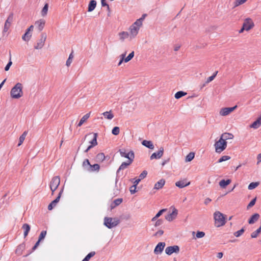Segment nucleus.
Returning <instances> with one entry per match:
<instances>
[{
	"label": "nucleus",
	"instance_id": "obj_59",
	"mask_svg": "<svg viewBox=\"0 0 261 261\" xmlns=\"http://www.w3.org/2000/svg\"><path fill=\"white\" fill-rule=\"evenodd\" d=\"M164 233V231L162 230H160L159 231H158L156 233H155V236H162Z\"/></svg>",
	"mask_w": 261,
	"mask_h": 261
},
{
	"label": "nucleus",
	"instance_id": "obj_24",
	"mask_svg": "<svg viewBox=\"0 0 261 261\" xmlns=\"http://www.w3.org/2000/svg\"><path fill=\"white\" fill-rule=\"evenodd\" d=\"M259 218V215L257 213L253 214L248 220V223L252 224L257 221Z\"/></svg>",
	"mask_w": 261,
	"mask_h": 261
},
{
	"label": "nucleus",
	"instance_id": "obj_10",
	"mask_svg": "<svg viewBox=\"0 0 261 261\" xmlns=\"http://www.w3.org/2000/svg\"><path fill=\"white\" fill-rule=\"evenodd\" d=\"M46 39V35L42 34L41 38L38 41L36 45L34 46V48L36 49L42 48L44 45Z\"/></svg>",
	"mask_w": 261,
	"mask_h": 261
},
{
	"label": "nucleus",
	"instance_id": "obj_1",
	"mask_svg": "<svg viewBox=\"0 0 261 261\" xmlns=\"http://www.w3.org/2000/svg\"><path fill=\"white\" fill-rule=\"evenodd\" d=\"M143 18H140L137 19L129 28V40L135 38L138 34L139 29L142 25Z\"/></svg>",
	"mask_w": 261,
	"mask_h": 261
},
{
	"label": "nucleus",
	"instance_id": "obj_35",
	"mask_svg": "<svg viewBox=\"0 0 261 261\" xmlns=\"http://www.w3.org/2000/svg\"><path fill=\"white\" fill-rule=\"evenodd\" d=\"M105 159V155L103 153H99L96 156L97 162H102Z\"/></svg>",
	"mask_w": 261,
	"mask_h": 261
},
{
	"label": "nucleus",
	"instance_id": "obj_53",
	"mask_svg": "<svg viewBox=\"0 0 261 261\" xmlns=\"http://www.w3.org/2000/svg\"><path fill=\"white\" fill-rule=\"evenodd\" d=\"M256 200V198H254L253 199H252L247 205V209L249 210L250 208L252 207L255 204Z\"/></svg>",
	"mask_w": 261,
	"mask_h": 261
},
{
	"label": "nucleus",
	"instance_id": "obj_19",
	"mask_svg": "<svg viewBox=\"0 0 261 261\" xmlns=\"http://www.w3.org/2000/svg\"><path fill=\"white\" fill-rule=\"evenodd\" d=\"M190 184V181L187 180H178L175 183V185L179 188H182L189 186Z\"/></svg>",
	"mask_w": 261,
	"mask_h": 261
},
{
	"label": "nucleus",
	"instance_id": "obj_60",
	"mask_svg": "<svg viewBox=\"0 0 261 261\" xmlns=\"http://www.w3.org/2000/svg\"><path fill=\"white\" fill-rule=\"evenodd\" d=\"M39 243H40V242H39V240H38V241L35 244L34 246L33 247V248H32L33 251H34L37 248V247L39 245Z\"/></svg>",
	"mask_w": 261,
	"mask_h": 261
},
{
	"label": "nucleus",
	"instance_id": "obj_20",
	"mask_svg": "<svg viewBox=\"0 0 261 261\" xmlns=\"http://www.w3.org/2000/svg\"><path fill=\"white\" fill-rule=\"evenodd\" d=\"M220 138H221L222 140L226 141L227 140L232 139L233 138V135L231 133H224L221 135Z\"/></svg>",
	"mask_w": 261,
	"mask_h": 261
},
{
	"label": "nucleus",
	"instance_id": "obj_29",
	"mask_svg": "<svg viewBox=\"0 0 261 261\" xmlns=\"http://www.w3.org/2000/svg\"><path fill=\"white\" fill-rule=\"evenodd\" d=\"M122 198H118L114 200L113 203L111 204V209L114 208L116 206L119 205L122 202Z\"/></svg>",
	"mask_w": 261,
	"mask_h": 261
},
{
	"label": "nucleus",
	"instance_id": "obj_30",
	"mask_svg": "<svg viewBox=\"0 0 261 261\" xmlns=\"http://www.w3.org/2000/svg\"><path fill=\"white\" fill-rule=\"evenodd\" d=\"M102 115L108 120H111L114 118V115L112 113L111 111L105 112Z\"/></svg>",
	"mask_w": 261,
	"mask_h": 261
},
{
	"label": "nucleus",
	"instance_id": "obj_36",
	"mask_svg": "<svg viewBox=\"0 0 261 261\" xmlns=\"http://www.w3.org/2000/svg\"><path fill=\"white\" fill-rule=\"evenodd\" d=\"M165 185V180H159L154 185V189L159 190L162 188Z\"/></svg>",
	"mask_w": 261,
	"mask_h": 261
},
{
	"label": "nucleus",
	"instance_id": "obj_63",
	"mask_svg": "<svg viewBox=\"0 0 261 261\" xmlns=\"http://www.w3.org/2000/svg\"><path fill=\"white\" fill-rule=\"evenodd\" d=\"M33 25H31L27 30V32H28L29 33H30V32L31 31H33Z\"/></svg>",
	"mask_w": 261,
	"mask_h": 261
},
{
	"label": "nucleus",
	"instance_id": "obj_12",
	"mask_svg": "<svg viewBox=\"0 0 261 261\" xmlns=\"http://www.w3.org/2000/svg\"><path fill=\"white\" fill-rule=\"evenodd\" d=\"M179 251V248L177 245L167 247L165 249V252L168 255H171L173 253H178Z\"/></svg>",
	"mask_w": 261,
	"mask_h": 261
},
{
	"label": "nucleus",
	"instance_id": "obj_31",
	"mask_svg": "<svg viewBox=\"0 0 261 261\" xmlns=\"http://www.w3.org/2000/svg\"><path fill=\"white\" fill-rule=\"evenodd\" d=\"M96 6V2L95 0H92L90 2L88 5V11L91 12L94 10Z\"/></svg>",
	"mask_w": 261,
	"mask_h": 261
},
{
	"label": "nucleus",
	"instance_id": "obj_18",
	"mask_svg": "<svg viewBox=\"0 0 261 261\" xmlns=\"http://www.w3.org/2000/svg\"><path fill=\"white\" fill-rule=\"evenodd\" d=\"M61 194L62 191H60L58 197L48 205V209L49 210H51L53 208V207L56 205L57 203L59 202Z\"/></svg>",
	"mask_w": 261,
	"mask_h": 261
},
{
	"label": "nucleus",
	"instance_id": "obj_57",
	"mask_svg": "<svg viewBox=\"0 0 261 261\" xmlns=\"http://www.w3.org/2000/svg\"><path fill=\"white\" fill-rule=\"evenodd\" d=\"M12 62L11 60V58L10 59V61L8 63V64H7V65L6 66L5 68V70L6 71H8L9 70L10 66L12 65Z\"/></svg>",
	"mask_w": 261,
	"mask_h": 261
},
{
	"label": "nucleus",
	"instance_id": "obj_25",
	"mask_svg": "<svg viewBox=\"0 0 261 261\" xmlns=\"http://www.w3.org/2000/svg\"><path fill=\"white\" fill-rule=\"evenodd\" d=\"M45 23V21L44 19H41L37 21L35 24L37 25L38 30L41 31L44 28Z\"/></svg>",
	"mask_w": 261,
	"mask_h": 261
},
{
	"label": "nucleus",
	"instance_id": "obj_54",
	"mask_svg": "<svg viewBox=\"0 0 261 261\" xmlns=\"http://www.w3.org/2000/svg\"><path fill=\"white\" fill-rule=\"evenodd\" d=\"M155 224H154V226L157 227V226H160L161 225H162L163 223V220L162 219H156V221H155Z\"/></svg>",
	"mask_w": 261,
	"mask_h": 261
},
{
	"label": "nucleus",
	"instance_id": "obj_48",
	"mask_svg": "<svg viewBox=\"0 0 261 261\" xmlns=\"http://www.w3.org/2000/svg\"><path fill=\"white\" fill-rule=\"evenodd\" d=\"M217 73L218 71H216L212 76L208 77L206 80V83L208 84L212 82L215 79Z\"/></svg>",
	"mask_w": 261,
	"mask_h": 261
},
{
	"label": "nucleus",
	"instance_id": "obj_41",
	"mask_svg": "<svg viewBox=\"0 0 261 261\" xmlns=\"http://www.w3.org/2000/svg\"><path fill=\"white\" fill-rule=\"evenodd\" d=\"M187 94V93L184 92V91H178L177 92H176L175 94V98L176 99H179L180 98H181V97L186 95Z\"/></svg>",
	"mask_w": 261,
	"mask_h": 261
},
{
	"label": "nucleus",
	"instance_id": "obj_11",
	"mask_svg": "<svg viewBox=\"0 0 261 261\" xmlns=\"http://www.w3.org/2000/svg\"><path fill=\"white\" fill-rule=\"evenodd\" d=\"M243 26L245 30L248 31L254 27V23L250 18H247L245 19Z\"/></svg>",
	"mask_w": 261,
	"mask_h": 261
},
{
	"label": "nucleus",
	"instance_id": "obj_61",
	"mask_svg": "<svg viewBox=\"0 0 261 261\" xmlns=\"http://www.w3.org/2000/svg\"><path fill=\"white\" fill-rule=\"evenodd\" d=\"M257 164H258L259 163L261 162V153L257 155Z\"/></svg>",
	"mask_w": 261,
	"mask_h": 261
},
{
	"label": "nucleus",
	"instance_id": "obj_3",
	"mask_svg": "<svg viewBox=\"0 0 261 261\" xmlns=\"http://www.w3.org/2000/svg\"><path fill=\"white\" fill-rule=\"evenodd\" d=\"M214 218L215 220V225L217 227L222 226L226 223L225 216L219 211H216L214 213Z\"/></svg>",
	"mask_w": 261,
	"mask_h": 261
},
{
	"label": "nucleus",
	"instance_id": "obj_33",
	"mask_svg": "<svg viewBox=\"0 0 261 261\" xmlns=\"http://www.w3.org/2000/svg\"><path fill=\"white\" fill-rule=\"evenodd\" d=\"M89 117L90 113H87L83 116L78 123L77 126H81L89 118Z\"/></svg>",
	"mask_w": 261,
	"mask_h": 261
},
{
	"label": "nucleus",
	"instance_id": "obj_23",
	"mask_svg": "<svg viewBox=\"0 0 261 261\" xmlns=\"http://www.w3.org/2000/svg\"><path fill=\"white\" fill-rule=\"evenodd\" d=\"M60 185V180H52L50 184V188L51 190L52 191V193L57 189Z\"/></svg>",
	"mask_w": 261,
	"mask_h": 261
},
{
	"label": "nucleus",
	"instance_id": "obj_17",
	"mask_svg": "<svg viewBox=\"0 0 261 261\" xmlns=\"http://www.w3.org/2000/svg\"><path fill=\"white\" fill-rule=\"evenodd\" d=\"M25 248V244L24 243L19 244L16 249L15 253L18 256L22 255Z\"/></svg>",
	"mask_w": 261,
	"mask_h": 261
},
{
	"label": "nucleus",
	"instance_id": "obj_4",
	"mask_svg": "<svg viewBox=\"0 0 261 261\" xmlns=\"http://www.w3.org/2000/svg\"><path fill=\"white\" fill-rule=\"evenodd\" d=\"M82 167L84 170L89 172H98L100 168L98 164L91 165L88 159H85L83 161Z\"/></svg>",
	"mask_w": 261,
	"mask_h": 261
},
{
	"label": "nucleus",
	"instance_id": "obj_14",
	"mask_svg": "<svg viewBox=\"0 0 261 261\" xmlns=\"http://www.w3.org/2000/svg\"><path fill=\"white\" fill-rule=\"evenodd\" d=\"M177 215V210L175 208H173V211L171 213L167 215L165 217V219L168 221H172L174 220Z\"/></svg>",
	"mask_w": 261,
	"mask_h": 261
},
{
	"label": "nucleus",
	"instance_id": "obj_27",
	"mask_svg": "<svg viewBox=\"0 0 261 261\" xmlns=\"http://www.w3.org/2000/svg\"><path fill=\"white\" fill-rule=\"evenodd\" d=\"M142 144L148 148L151 149L154 148V145L151 141L143 140L142 142Z\"/></svg>",
	"mask_w": 261,
	"mask_h": 261
},
{
	"label": "nucleus",
	"instance_id": "obj_13",
	"mask_svg": "<svg viewBox=\"0 0 261 261\" xmlns=\"http://www.w3.org/2000/svg\"><path fill=\"white\" fill-rule=\"evenodd\" d=\"M164 153V148L163 147H161L158 151L156 152L153 153L150 156V159H160L163 155Z\"/></svg>",
	"mask_w": 261,
	"mask_h": 261
},
{
	"label": "nucleus",
	"instance_id": "obj_34",
	"mask_svg": "<svg viewBox=\"0 0 261 261\" xmlns=\"http://www.w3.org/2000/svg\"><path fill=\"white\" fill-rule=\"evenodd\" d=\"M167 211V209L166 208H164V209H162V210H161L155 216L153 217L151 219V221L154 222L157 219H158V218L159 217H160L164 212H166Z\"/></svg>",
	"mask_w": 261,
	"mask_h": 261
},
{
	"label": "nucleus",
	"instance_id": "obj_49",
	"mask_svg": "<svg viewBox=\"0 0 261 261\" xmlns=\"http://www.w3.org/2000/svg\"><path fill=\"white\" fill-rule=\"evenodd\" d=\"M230 159V157L228 155H223L219 159L218 163H221L222 162L227 161Z\"/></svg>",
	"mask_w": 261,
	"mask_h": 261
},
{
	"label": "nucleus",
	"instance_id": "obj_8",
	"mask_svg": "<svg viewBox=\"0 0 261 261\" xmlns=\"http://www.w3.org/2000/svg\"><path fill=\"white\" fill-rule=\"evenodd\" d=\"M237 108V106H235L230 108H224L220 110L219 114L221 116H225L229 115L233 111Z\"/></svg>",
	"mask_w": 261,
	"mask_h": 261
},
{
	"label": "nucleus",
	"instance_id": "obj_43",
	"mask_svg": "<svg viewBox=\"0 0 261 261\" xmlns=\"http://www.w3.org/2000/svg\"><path fill=\"white\" fill-rule=\"evenodd\" d=\"M32 35L30 33H29L28 32H25V34L22 37V39L25 41H28L31 37Z\"/></svg>",
	"mask_w": 261,
	"mask_h": 261
},
{
	"label": "nucleus",
	"instance_id": "obj_2",
	"mask_svg": "<svg viewBox=\"0 0 261 261\" xmlns=\"http://www.w3.org/2000/svg\"><path fill=\"white\" fill-rule=\"evenodd\" d=\"M23 86L21 83H17L11 89L10 96L12 98L19 99L23 95Z\"/></svg>",
	"mask_w": 261,
	"mask_h": 261
},
{
	"label": "nucleus",
	"instance_id": "obj_9",
	"mask_svg": "<svg viewBox=\"0 0 261 261\" xmlns=\"http://www.w3.org/2000/svg\"><path fill=\"white\" fill-rule=\"evenodd\" d=\"M13 14L12 13L9 15L8 18L7 19V20L5 23L3 32L6 33L8 31L9 28L11 26V23L13 21Z\"/></svg>",
	"mask_w": 261,
	"mask_h": 261
},
{
	"label": "nucleus",
	"instance_id": "obj_47",
	"mask_svg": "<svg viewBox=\"0 0 261 261\" xmlns=\"http://www.w3.org/2000/svg\"><path fill=\"white\" fill-rule=\"evenodd\" d=\"M147 174V172L146 170L143 171L139 175V178L138 179H142L146 177ZM132 179H137L136 177L133 178Z\"/></svg>",
	"mask_w": 261,
	"mask_h": 261
},
{
	"label": "nucleus",
	"instance_id": "obj_40",
	"mask_svg": "<svg viewBox=\"0 0 261 261\" xmlns=\"http://www.w3.org/2000/svg\"><path fill=\"white\" fill-rule=\"evenodd\" d=\"M195 154L194 152H190L186 157V162H188L191 161L194 158Z\"/></svg>",
	"mask_w": 261,
	"mask_h": 261
},
{
	"label": "nucleus",
	"instance_id": "obj_21",
	"mask_svg": "<svg viewBox=\"0 0 261 261\" xmlns=\"http://www.w3.org/2000/svg\"><path fill=\"white\" fill-rule=\"evenodd\" d=\"M91 135H93V138L89 142V143L90 144V146L93 147L97 145V133L89 134L88 135V136Z\"/></svg>",
	"mask_w": 261,
	"mask_h": 261
},
{
	"label": "nucleus",
	"instance_id": "obj_44",
	"mask_svg": "<svg viewBox=\"0 0 261 261\" xmlns=\"http://www.w3.org/2000/svg\"><path fill=\"white\" fill-rule=\"evenodd\" d=\"M231 180H221L219 185L222 188H225L230 183Z\"/></svg>",
	"mask_w": 261,
	"mask_h": 261
},
{
	"label": "nucleus",
	"instance_id": "obj_45",
	"mask_svg": "<svg viewBox=\"0 0 261 261\" xmlns=\"http://www.w3.org/2000/svg\"><path fill=\"white\" fill-rule=\"evenodd\" d=\"M247 0H236L234 3V6L238 7L241 5L244 4Z\"/></svg>",
	"mask_w": 261,
	"mask_h": 261
},
{
	"label": "nucleus",
	"instance_id": "obj_50",
	"mask_svg": "<svg viewBox=\"0 0 261 261\" xmlns=\"http://www.w3.org/2000/svg\"><path fill=\"white\" fill-rule=\"evenodd\" d=\"M134 56V51H132V53H130L128 56L126 57L124 59V62H128V61H129Z\"/></svg>",
	"mask_w": 261,
	"mask_h": 261
},
{
	"label": "nucleus",
	"instance_id": "obj_15",
	"mask_svg": "<svg viewBox=\"0 0 261 261\" xmlns=\"http://www.w3.org/2000/svg\"><path fill=\"white\" fill-rule=\"evenodd\" d=\"M132 162L133 161H127V162H123L120 166L119 168H118L117 171V176L120 177L119 176L121 170L127 168V167L128 166L132 163Z\"/></svg>",
	"mask_w": 261,
	"mask_h": 261
},
{
	"label": "nucleus",
	"instance_id": "obj_26",
	"mask_svg": "<svg viewBox=\"0 0 261 261\" xmlns=\"http://www.w3.org/2000/svg\"><path fill=\"white\" fill-rule=\"evenodd\" d=\"M140 181V180H135L133 185L130 187L129 191L132 194H135L138 191V190H137V186Z\"/></svg>",
	"mask_w": 261,
	"mask_h": 261
},
{
	"label": "nucleus",
	"instance_id": "obj_52",
	"mask_svg": "<svg viewBox=\"0 0 261 261\" xmlns=\"http://www.w3.org/2000/svg\"><path fill=\"white\" fill-rule=\"evenodd\" d=\"M46 234V231L43 230L42 231L39 235V242H40L41 240H43L44 238L45 237V236Z\"/></svg>",
	"mask_w": 261,
	"mask_h": 261
},
{
	"label": "nucleus",
	"instance_id": "obj_56",
	"mask_svg": "<svg viewBox=\"0 0 261 261\" xmlns=\"http://www.w3.org/2000/svg\"><path fill=\"white\" fill-rule=\"evenodd\" d=\"M205 236V233L203 231H198L196 233V237L197 238H203Z\"/></svg>",
	"mask_w": 261,
	"mask_h": 261
},
{
	"label": "nucleus",
	"instance_id": "obj_51",
	"mask_svg": "<svg viewBox=\"0 0 261 261\" xmlns=\"http://www.w3.org/2000/svg\"><path fill=\"white\" fill-rule=\"evenodd\" d=\"M119 132H120V128L118 126L114 127L112 130V133L114 135H118L119 134Z\"/></svg>",
	"mask_w": 261,
	"mask_h": 261
},
{
	"label": "nucleus",
	"instance_id": "obj_39",
	"mask_svg": "<svg viewBox=\"0 0 261 261\" xmlns=\"http://www.w3.org/2000/svg\"><path fill=\"white\" fill-rule=\"evenodd\" d=\"M48 9V5L47 4H46L44 7L43 8L42 11H41V15L43 17L47 15V11Z\"/></svg>",
	"mask_w": 261,
	"mask_h": 261
},
{
	"label": "nucleus",
	"instance_id": "obj_58",
	"mask_svg": "<svg viewBox=\"0 0 261 261\" xmlns=\"http://www.w3.org/2000/svg\"><path fill=\"white\" fill-rule=\"evenodd\" d=\"M101 4L102 6H103V7L107 6V10L108 11H110L109 6L106 3V0H101Z\"/></svg>",
	"mask_w": 261,
	"mask_h": 261
},
{
	"label": "nucleus",
	"instance_id": "obj_7",
	"mask_svg": "<svg viewBox=\"0 0 261 261\" xmlns=\"http://www.w3.org/2000/svg\"><path fill=\"white\" fill-rule=\"evenodd\" d=\"M118 152L122 157L128 159V161H133L135 156L133 151H128L125 148H121L119 150Z\"/></svg>",
	"mask_w": 261,
	"mask_h": 261
},
{
	"label": "nucleus",
	"instance_id": "obj_38",
	"mask_svg": "<svg viewBox=\"0 0 261 261\" xmlns=\"http://www.w3.org/2000/svg\"><path fill=\"white\" fill-rule=\"evenodd\" d=\"M73 58V51H72L70 53V54L69 55V57H68V58L66 61V65L67 67H69L70 66V65L72 62Z\"/></svg>",
	"mask_w": 261,
	"mask_h": 261
},
{
	"label": "nucleus",
	"instance_id": "obj_46",
	"mask_svg": "<svg viewBox=\"0 0 261 261\" xmlns=\"http://www.w3.org/2000/svg\"><path fill=\"white\" fill-rule=\"evenodd\" d=\"M244 231V228H242L241 229L235 232L233 234L236 237H239L243 234Z\"/></svg>",
	"mask_w": 261,
	"mask_h": 261
},
{
	"label": "nucleus",
	"instance_id": "obj_37",
	"mask_svg": "<svg viewBox=\"0 0 261 261\" xmlns=\"http://www.w3.org/2000/svg\"><path fill=\"white\" fill-rule=\"evenodd\" d=\"M28 134V132L27 131H25L23 133V134L20 136L19 139V143L18 144V146H20L21 145V144L24 141L25 137Z\"/></svg>",
	"mask_w": 261,
	"mask_h": 261
},
{
	"label": "nucleus",
	"instance_id": "obj_16",
	"mask_svg": "<svg viewBox=\"0 0 261 261\" xmlns=\"http://www.w3.org/2000/svg\"><path fill=\"white\" fill-rule=\"evenodd\" d=\"M165 246V243L164 242H160L158 243L154 250V253L156 254L161 253L163 251Z\"/></svg>",
	"mask_w": 261,
	"mask_h": 261
},
{
	"label": "nucleus",
	"instance_id": "obj_28",
	"mask_svg": "<svg viewBox=\"0 0 261 261\" xmlns=\"http://www.w3.org/2000/svg\"><path fill=\"white\" fill-rule=\"evenodd\" d=\"M22 228L24 230V238H25L28 235V233L31 229V227L28 224L25 223L23 224Z\"/></svg>",
	"mask_w": 261,
	"mask_h": 261
},
{
	"label": "nucleus",
	"instance_id": "obj_42",
	"mask_svg": "<svg viewBox=\"0 0 261 261\" xmlns=\"http://www.w3.org/2000/svg\"><path fill=\"white\" fill-rule=\"evenodd\" d=\"M259 185V182H252L248 186V189L253 190Z\"/></svg>",
	"mask_w": 261,
	"mask_h": 261
},
{
	"label": "nucleus",
	"instance_id": "obj_64",
	"mask_svg": "<svg viewBox=\"0 0 261 261\" xmlns=\"http://www.w3.org/2000/svg\"><path fill=\"white\" fill-rule=\"evenodd\" d=\"M223 253L222 252H219L218 254H217V257L218 258H221L223 256Z\"/></svg>",
	"mask_w": 261,
	"mask_h": 261
},
{
	"label": "nucleus",
	"instance_id": "obj_6",
	"mask_svg": "<svg viewBox=\"0 0 261 261\" xmlns=\"http://www.w3.org/2000/svg\"><path fill=\"white\" fill-rule=\"evenodd\" d=\"M119 223V220L117 218L106 217L104 219V224L109 228L115 227Z\"/></svg>",
	"mask_w": 261,
	"mask_h": 261
},
{
	"label": "nucleus",
	"instance_id": "obj_5",
	"mask_svg": "<svg viewBox=\"0 0 261 261\" xmlns=\"http://www.w3.org/2000/svg\"><path fill=\"white\" fill-rule=\"evenodd\" d=\"M215 151L217 153H220L224 150L227 147V142L222 140L221 138L216 141L214 144Z\"/></svg>",
	"mask_w": 261,
	"mask_h": 261
},
{
	"label": "nucleus",
	"instance_id": "obj_32",
	"mask_svg": "<svg viewBox=\"0 0 261 261\" xmlns=\"http://www.w3.org/2000/svg\"><path fill=\"white\" fill-rule=\"evenodd\" d=\"M261 125V121L258 118L250 126L251 128L256 129L258 128Z\"/></svg>",
	"mask_w": 261,
	"mask_h": 261
},
{
	"label": "nucleus",
	"instance_id": "obj_55",
	"mask_svg": "<svg viewBox=\"0 0 261 261\" xmlns=\"http://www.w3.org/2000/svg\"><path fill=\"white\" fill-rule=\"evenodd\" d=\"M95 254V252L94 251H92L90 252L87 256L85 257L88 260L93 256H94Z\"/></svg>",
	"mask_w": 261,
	"mask_h": 261
},
{
	"label": "nucleus",
	"instance_id": "obj_22",
	"mask_svg": "<svg viewBox=\"0 0 261 261\" xmlns=\"http://www.w3.org/2000/svg\"><path fill=\"white\" fill-rule=\"evenodd\" d=\"M118 36L119 37V39L121 41H124V40L127 38L129 39V34L127 32L123 31L121 32H120L118 34Z\"/></svg>",
	"mask_w": 261,
	"mask_h": 261
},
{
	"label": "nucleus",
	"instance_id": "obj_62",
	"mask_svg": "<svg viewBox=\"0 0 261 261\" xmlns=\"http://www.w3.org/2000/svg\"><path fill=\"white\" fill-rule=\"evenodd\" d=\"M258 234H257L256 232H255V231L253 232L251 234V237L252 238H256L257 236H258Z\"/></svg>",
	"mask_w": 261,
	"mask_h": 261
}]
</instances>
